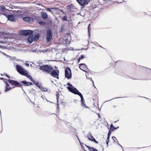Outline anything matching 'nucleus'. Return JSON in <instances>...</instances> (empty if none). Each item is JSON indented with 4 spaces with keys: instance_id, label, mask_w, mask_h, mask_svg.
I'll use <instances>...</instances> for the list:
<instances>
[{
    "instance_id": "18",
    "label": "nucleus",
    "mask_w": 151,
    "mask_h": 151,
    "mask_svg": "<svg viewBox=\"0 0 151 151\" xmlns=\"http://www.w3.org/2000/svg\"><path fill=\"white\" fill-rule=\"evenodd\" d=\"M22 83L24 84L26 86H29V85H32V83L28 82L25 81H22L21 82V84H22Z\"/></svg>"
},
{
    "instance_id": "38",
    "label": "nucleus",
    "mask_w": 151,
    "mask_h": 151,
    "mask_svg": "<svg viewBox=\"0 0 151 151\" xmlns=\"http://www.w3.org/2000/svg\"><path fill=\"white\" fill-rule=\"evenodd\" d=\"M25 64L28 66H29V64L26 63Z\"/></svg>"
},
{
    "instance_id": "36",
    "label": "nucleus",
    "mask_w": 151,
    "mask_h": 151,
    "mask_svg": "<svg viewBox=\"0 0 151 151\" xmlns=\"http://www.w3.org/2000/svg\"><path fill=\"white\" fill-rule=\"evenodd\" d=\"M71 7V6H70V5H68L67 6V8H68V9H70V8Z\"/></svg>"
},
{
    "instance_id": "24",
    "label": "nucleus",
    "mask_w": 151,
    "mask_h": 151,
    "mask_svg": "<svg viewBox=\"0 0 151 151\" xmlns=\"http://www.w3.org/2000/svg\"><path fill=\"white\" fill-rule=\"evenodd\" d=\"M39 88L42 91H43L45 92H46L47 91V88L43 87L41 86H40L39 87Z\"/></svg>"
},
{
    "instance_id": "32",
    "label": "nucleus",
    "mask_w": 151,
    "mask_h": 151,
    "mask_svg": "<svg viewBox=\"0 0 151 151\" xmlns=\"http://www.w3.org/2000/svg\"><path fill=\"white\" fill-rule=\"evenodd\" d=\"M35 84L39 88V87L40 86H41L40 85L39 83H36Z\"/></svg>"
},
{
    "instance_id": "47",
    "label": "nucleus",
    "mask_w": 151,
    "mask_h": 151,
    "mask_svg": "<svg viewBox=\"0 0 151 151\" xmlns=\"http://www.w3.org/2000/svg\"><path fill=\"white\" fill-rule=\"evenodd\" d=\"M1 76H2V74H1Z\"/></svg>"
},
{
    "instance_id": "42",
    "label": "nucleus",
    "mask_w": 151,
    "mask_h": 151,
    "mask_svg": "<svg viewBox=\"0 0 151 151\" xmlns=\"http://www.w3.org/2000/svg\"><path fill=\"white\" fill-rule=\"evenodd\" d=\"M3 79V78H0V79Z\"/></svg>"
},
{
    "instance_id": "23",
    "label": "nucleus",
    "mask_w": 151,
    "mask_h": 151,
    "mask_svg": "<svg viewBox=\"0 0 151 151\" xmlns=\"http://www.w3.org/2000/svg\"><path fill=\"white\" fill-rule=\"evenodd\" d=\"M87 147L90 151H98L97 149L93 147H90L88 146H87Z\"/></svg>"
},
{
    "instance_id": "26",
    "label": "nucleus",
    "mask_w": 151,
    "mask_h": 151,
    "mask_svg": "<svg viewBox=\"0 0 151 151\" xmlns=\"http://www.w3.org/2000/svg\"><path fill=\"white\" fill-rule=\"evenodd\" d=\"M56 99L57 100V101L58 102V99L59 97V96H60V94L59 92H56Z\"/></svg>"
},
{
    "instance_id": "13",
    "label": "nucleus",
    "mask_w": 151,
    "mask_h": 151,
    "mask_svg": "<svg viewBox=\"0 0 151 151\" xmlns=\"http://www.w3.org/2000/svg\"><path fill=\"white\" fill-rule=\"evenodd\" d=\"M119 128V127H114L113 126V124H111L110 127V129L108 132V136L110 137V134H111V133L112 132H113L114 130L117 129Z\"/></svg>"
},
{
    "instance_id": "2",
    "label": "nucleus",
    "mask_w": 151,
    "mask_h": 151,
    "mask_svg": "<svg viewBox=\"0 0 151 151\" xmlns=\"http://www.w3.org/2000/svg\"><path fill=\"white\" fill-rule=\"evenodd\" d=\"M7 56L8 58H10L11 60H13L14 66V67L16 66V69L17 72L19 73V65L17 64V62H18V60H16V57H14L11 58V57L10 56L7 55Z\"/></svg>"
},
{
    "instance_id": "25",
    "label": "nucleus",
    "mask_w": 151,
    "mask_h": 151,
    "mask_svg": "<svg viewBox=\"0 0 151 151\" xmlns=\"http://www.w3.org/2000/svg\"><path fill=\"white\" fill-rule=\"evenodd\" d=\"M38 22L39 24L42 26H45L46 24V23L45 22L38 21Z\"/></svg>"
},
{
    "instance_id": "30",
    "label": "nucleus",
    "mask_w": 151,
    "mask_h": 151,
    "mask_svg": "<svg viewBox=\"0 0 151 151\" xmlns=\"http://www.w3.org/2000/svg\"><path fill=\"white\" fill-rule=\"evenodd\" d=\"M67 17L66 16H65L64 17H63L62 19L64 21H66L67 20Z\"/></svg>"
},
{
    "instance_id": "45",
    "label": "nucleus",
    "mask_w": 151,
    "mask_h": 151,
    "mask_svg": "<svg viewBox=\"0 0 151 151\" xmlns=\"http://www.w3.org/2000/svg\"><path fill=\"white\" fill-rule=\"evenodd\" d=\"M117 2H118V3H120V2H119L118 1H117Z\"/></svg>"
},
{
    "instance_id": "15",
    "label": "nucleus",
    "mask_w": 151,
    "mask_h": 151,
    "mask_svg": "<svg viewBox=\"0 0 151 151\" xmlns=\"http://www.w3.org/2000/svg\"><path fill=\"white\" fill-rule=\"evenodd\" d=\"M7 81L10 83H11L13 85H19V83L17 81H14L13 80H11L10 79L7 80Z\"/></svg>"
},
{
    "instance_id": "20",
    "label": "nucleus",
    "mask_w": 151,
    "mask_h": 151,
    "mask_svg": "<svg viewBox=\"0 0 151 151\" xmlns=\"http://www.w3.org/2000/svg\"><path fill=\"white\" fill-rule=\"evenodd\" d=\"M33 39V36L32 35H30L28 37L27 40L30 43H31Z\"/></svg>"
},
{
    "instance_id": "14",
    "label": "nucleus",
    "mask_w": 151,
    "mask_h": 151,
    "mask_svg": "<svg viewBox=\"0 0 151 151\" xmlns=\"http://www.w3.org/2000/svg\"><path fill=\"white\" fill-rule=\"evenodd\" d=\"M79 96L81 98V105L84 107L88 108V107L86 106L85 104L84 100L82 94H81Z\"/></svg>"
},
{
    "instance_id": "12",
    "label": "nucleus",
    "mask_w": 151,
    "mask_h": 151,
    "mask_svg": "<svg viewBox=\"0 0 151 151\" xmlns=\"http://www.w3.org/2000/svg\"><path fill=\"white\" fill-rule=\"evenodd\" d=\"M13 37L14 38V40L13 41H12L11 42L14 44H15L16 45H19V43L18 42V37H17V36H18V34H14L13 35Z\"/></svg>"
},
{
    "instance_id": "48",
    "label": "nucleus",
    "mask_w": 151,
    "mask_h": 151,
    "mask_svg": "<svg viewBox=\"0 0 151 151\" xmlns=\"http://www.w3.org/2000/svg\"><path fill=\"white\" fill-rule=\"evenodd\" d=\"M19 13H20V11L19 10Z\"/></svg>"
},
{
    "instance_id": "46",
    "label": "nucleus",
    "mask_w": 151,
    "mask_h": 151,
    "mask_svg": "<svg viewBox=\"0 0 151 151\" xmlns=\"http://www.w3.org/2000/svg\"><path fill=\"white\" fill-rule=\"evenodd\" d=\"M116 121H115L114 122L116 123Z\"/></svg>"
},
{
    "instance_id": "17",
    "label": "nucleus",
    "mask_w": 151,
    "mask_h": 151,
    "mask_svg": "<svg viewBox=\"0 0 151 151\" xmlns=\"http://www.w3.org/2000/svg\"><path fill=\"white\" fill-rule=\"evenodd\" d=\"M0 10L3 12L2 14H3V13H6L9 12V10L6 8L5 7L3 6H1Z\"/></svg>"
},
{
    "instance_id": "41",
    "label": "nucleus",
    "mask_w": 151,
    "mask_h": 151,
    "mask_svg": "<svg viewBox=\"0 0 151 151\" xmlns=\"http://www.w3.org/2000/svg\"><path fill=\"white\" fill-rule=\"evenodd\" d=\"M57 106L58 107H59V105H58V104Z\"/></svg>"
},
{
    "instance_id": "39",
    "label": "nucleus",
    "mask_w": 151,
    "mask_h": 151,
    "mask_svg": "<svg viewBox=\"0 0 151 151\" xmlns=\"http://www.w3.org/2000/svg\"><path fill=\"white\" fill-rule=\"evenodd\" d=\"M6 77H8V78H9V76L8 75H7V74H6Z\"/></svg>"
},
{
    "instance_id": "7",
    "label": "nucleus",
    "mask_w": 151,
    "mask_h": 151,
    "mask_svg": "<svg viewBox=\"0 0 151 151\" xmlns=\"http://www.w3.org/2000/svg\"><path fill=\"white\" fill-rule=\"evenodd\" d=\"M3 14L5 16L7 17L9 21L12 22H14L15 21L16 19V16H14L13 15H7V14L6 13H3Z\"/></svg>"
},
{
    "instance_id": "3",
    "label": "nucleus",
    "mask_w": 151,
    "mask_h": 151,
    "mask_svg": "<svg viewBox=\"0 0 151 151\" xmlns=\"http://www.w3.org/2000/svg\"><path fill=\"white\" fill-rule=\"evenodd\" d=\"M52 36V34L51 30L50 29L47 30L46 32V41L47 42H49L51 41Z\"/></svg>"
},
{
    "instance_id": "27",
    "label": "nucleus",
    "mask_w": 151,
    "mask_h": 151,
    "mask_svg": "<svg viewBox=\"0 0 151 151\" xmlns=\"http://www.w3.org/2000/svg\"><path fill=\"white\" fill-rule=\"evenodd\" d=\"M39 34H37L35 36V37H34V38H33V39H34V40H36V41H37L38 39H39Z\"/></svg>"
},
{
    "instance_id": "29",
    "label": "nucleus",
    "mask_w": 151,
    "mask_h": 151,
    "mask_svg": "<svg viewBox=\"0 0 151 151\" xmlns=\"http://www.w3.org/2000/svg\"><path fill=\"white\" fill-rule=\"evenodd\" d=\"M112 138L114 140V142H115L116 143L118 142V141L117 140L116 138L115 137H112Z\"/></svg>"
},
{
    "instance_id": "4",
    "label": "nucleus",
    "mask_w": 151,
    "mask_h": 151,
    "mask_svg": "<svg viewBox=\"0 0 151 151\" xmlns=\"http://www.w3.org/2000/svg\"><path fill=\"white\" fill-rule=\"evenodd\" d=\"M19 32V34L25 36L30 35L33 33V31L31 30H22Z\"/></svg>"
},
{
    "instance_id": "49",
    "label": "nucleus",
    "mask_w": 151,
    "mask_h": 151,
    "mask_svg": "<svg viewBox=\"0 0 151 151\" xmlns=\"http://www.w3.org/2000/svg\"><path fill=\"white\" fill-rule=\"evenodd\" d=\"M150 69L151 70V69Z\"/></svg>"
},
{
    "instance_id": "16",
    "label": "nucleus",
    "mask_w": 151,
    "mask_h": 151,
    "mask_svg": "<svg viewBox=\"0 0 151 151\" xmlns=\"http://www.w3.org/2000/svg\"><path fill=\"white\" fill-rule=\"evenodd\" d=\"M58 8L56 7H52V8H47L46 9L47 11L51 12L52 14H53V12L56 10H58Z\"/></svg>"
},
{
    "instance_id": "9",
    "label": "nucleus",
    "mask_w": 151,
    "mask_h": 151,
    "mask_svg": "<svg viewBox=\"0 0 151 151\" xmlns=\"http://www.w3.org/2000/svg\"><path fill=\"white\" fill-rule=\"evenodd\" d=\"M87 137L89 140L93 141L96 143H99V142L96 140L91 133H90L88 134L87 136Z\"/></svg>"
},
{
    "instance_id": "33",
    "label": "nucleus",
    "mask_w": 151,
    "mask_h": 151,
    "mask_svg": "<svg viewBox=\"0 0 151 151\" xmlns=\"http://www.w3.org/2000/svg\"><path fill=\"white\" fill-rule=\"evenodd\" d=\"M85 58V56L84 55H81L80 58H80L81 59H82L83 58Z\"/></svg>"
},
{
    "instance_id": "1",
    "label": "nucleus",
    "mask_w": 151,
    "mask_h": 151,
    "mask_svg": "<svg viewBox=\"0 0 151 151\" xmlns=\"http://www.w3.org/2000/svg\"><path fill=\"white\" fill-rule=\"evenodd\" d=\"M39 69L42 70L43 72L50 74L52 77L58 79L59 71L57 69H54L50 65H43L42 66H39Z\"/></svg>"
},
{
    "instance_id": "5",
    "label": "nucleus",
    "mask_w": 151,
    "mask_h": 151,
    "mask_svg": "<svg viewBox=\"0 0 151 151\" xmlns=\"http://www.w3.org/2000/svg\"><path fill=\"white\" fill-rule=\"evenodd\" d=\"M68 89L71 92L75 94H77L79 96L81 93L79 92L77 89L75 88H71L70 87H67Z\"/></svg>"
},
{
    "instance_id": "19",
    "label": "nucleus",
    "mask_w": 151,
    "mask_h": 151,
    "mask_svg": "<svg viewBox=\"0 0 151 151\" xmlns=\"http://www.w3.org/2000/svg\"><path fill=\"white\" fill-rule=\"evenodd\" d=\"M41 15L42 17L45 19H46L47 18L48 16L47 14L45 12H42Z\"/></svg>"
},
{
    "instance_id": "10",
    "label": "nucleus",
    "mask_w": 151,
    "mask_h": 151,
    "mask_svg": "<svg viewBox=\"0 0 151 151\" xmlns=\"http://www.w3.org/2000/svg\"><path fill=\"white\" fill-rule=\"evenodd\" d=\"M19 74L23 76H26L27 74V72L24 68H22V67L19 65Z\"/></svg>"
},
{
    "instance_id": "6",
    "label": "nucleus",
    "mask_w": 151,
    "mask_h": 151,
    "mask_svg": "<svg viewBox=\"0 0 151 151\" xmlns=\"http://www.w3.org/2000/svg\"><path fill=\"white\" fill-rule=\"evenodd\" d=\"M65 76L68 79H70L71 77V70L68 67H67L65 70Z\"/></svg>"
},
{
    "instance_id": "31",
    "label": "nucleus",
    "mask_w": 151,
    "mask_h": 151,
    "mask_svg": "<svg viewBox=\"0 0 151 151\" xmlns=\"http://www.w3.org/2000/svg\"><path fill=\"white\" fill-rule=\"evenodd\" d=\"M109 137H107V139L106 140V144H107V146H108V143H109Z\"/></svg>"
},
{
    "instance_id": "37",
    "label": "nucleus",
    "mask_w": 151,
    "mask_h": 151,
    "mask_svg": "<svg viewBox=\"0 0 151 151\" xmlns=\"http://www.w3.org/2000/svg\"><path fill=\"white\" fill-rule=\"evenodd\" d=\"M81 60V58H79L78 59V63L79 62V61H80V60Z\"/></svg>"
},
{
    "instance_id": "35",
    "label": "nucleus",
    "mask_w": 151,
    "mask_h": 151,
    "mask_svg": "<svg viewBox=\"0 0 151 151\" xmlns=\"http://www.w3.org/2000/svg\"><path fill=\"white\" fill-rule=\"evenodd\" d=\"M48 51V50H42V51L44 53H45L46 52H47Z\"/></svg>"
},
{
    "instance_id": "22",
    "label": "nucleus",
    "mask_w": 151,
    "mask_h": 151,
    "mask_svg": "<svg viewBox=\"0 0 151 151\" xmlns=\"http://www.w3.org/2000/svg\"><path fill=\"white\" fill-rule=\"evenodd\" d=\"M5 84L6 85V89H5V91H8L9 90L11 89V88L9 87V84L6 81L5 82Z\"/></svg>"
},
{
    "instance_id": "40",
    "label": "nucleus",
    "mask_w": 151,
    "mask_h": 151,
    "mask_svg": "<svg viewBox=\"0 0 151 151\" xmlns=\"http://www.w3.org/2000/svg\"><path fill=\"white\" fill-rule=\"evenodd\" d=\"M67 84V85H68L69 86H72L71 85H70V84L69 83H68Z\"/></svg>"
},
{
    "instance_id": "11",
    "label": "nucleus",
    "mask_w": 151,
    "mask_h": 151,
    "mask_svg": "<svg viewBox=\"0 0 151 151\" xmlns=\"http://www.w3.org/2000/svg\"><path fill=\"white\" fill-rule=\"evenodd\" d=\"M23 20L26 22L31 23L33 22L34 19L32 18L28 17H25L23 18Z\"/></svg>"
},
{
    "instance_id": "28",
    "label": "nucleus",
    "mask_w": 151,
    "mask_h": 151,
    "mask_svg": "<svg viewBox=\"0 0 151 151\" xmlns=\"http://www.w3.org/2000/svg\"><path fill=\"white\" fill-rule=\"evenodd\" d=\"M26 76L28 78H29L30 80H31L32 81H33L34 80L32 77L30 76L28 73H27V74L26 76Z\"/></svg>"
},
{
    "instance_id": "44",
    "label": "nucleus",
    "mask_w": 151,
    "mask_h": 151,
    "mask_svg": "<svg viewBox=\"0 0 151 151\" xmlns=\"http://www.w3.org/2000/svg\"><path fill=\"white\" fill-rule=\"evenodd\" d=\"M33 81H33H34V84H35V81Z\"/></svg>"
},
{
    "instance_id": "43",
    "label": "nucleus",
    "mask_w": 151,
    "mask_h": 151,
    "mask_svg": "<svg viewBox=\"0 0 151 151\" xmlns=\"http://www.w3.org/2000/svg\"><path fill=\"white\" fill-rule=\"evenodd\" d=\"M114 107H116V106H114Z\"/></svg>"
},
{
    "instance_id": "21",
    "label": "nucleus",
    "mask_w": 151,
    "mask_h": 151,
    "mask_svg": "<svg viewBox=\"0 0 151 151\" xmlns=\"http://www.w3.org/2000/svg\"><path fill=\"white\" fill-rule=\"evenodd\" d=\"M79 67L80 69L83 70V69H84L86 67V65L85 64L82 63L79 64Z\"/></svg>"
},
{
    "instance_id": "34",
    "label": "nucleus",
    "mask_w": 151,
    "mask_h": 151,
    "mask_svg": "<svg viewBox=\"0 0 151 151\" xmlns=\"http://www.w3.org/2000/svg\"><path fill=\"white\" fill-rule=\"evenodd\" d=\"M91 25L90 24H89L88 25V32H89V30H90V25Z\"/></svg>"
},
{
    "instance_id": "8",
    "label": "nucleus",
    "mask_w": 151,
    "mask_h": 151,
    "mask_svg": "<svg viewBox=\"0 0 151 151\" xmlns=\"http://www.w3.org/2000/svg\"><path fill=\"white\" fill-rule=\"evenodd\" d=\"M79 4L82 6H84L87 4L89 2V0H76Z\"/></svg>"
}]
</instances>
